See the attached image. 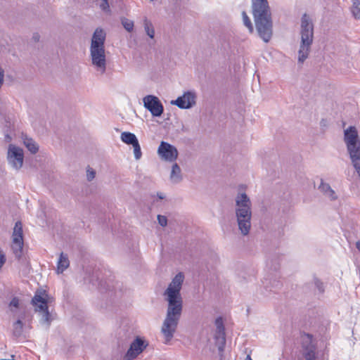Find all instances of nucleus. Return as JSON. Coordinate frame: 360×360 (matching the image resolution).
<instances>
[{"label": "nucleus", "mask_w": 360, "mask_h": 360, "mask_svg": "<svg viewBox=\"0 0 360 360\" xmlns=\"http://www.w3.org/2000/svg\"><path fill=\"white\" fill-rule=\"evenodd\" d=\"M184 280V274L181 272L177 274L163 293L164 300L167 302L166 316L161 328L165 344L173 338L182 314L181 289Z\"/></svg>", "instance_id": "nucleus-1"}, {"label": "nucleus", "mask_w": 360, "mask_h": 360, "mask_svg": "<svg viewBox=\"0 0 360 360\" xmlns=\"http://www.w3.org/2000/svg\"><path fill=\"white\" fill-rule=\"evenodd\" d=\"M252 14L259 36L264 42L271 39L273 33L271 11L267 0H251Z\"/></svg>", "instance_id": "nucleus-2"}, {"label": "nucleus", "mask_w": 360, "mask_h": 360, "mask_svg": "<svg viewBox=\"0 0 360 360\" xmlns=\"http://www.w3.org/2000/svg\"><path fill=\"white\" fill-rule=\"evenodd\" d=\"M300 34L298 63H303L309 56L314 39V25L310 17L307 14H304L301 19Z\"/></svg>", "instance_id": "nucleus-3"}, {"label": "nucleus", "mask_w": 360, "mask_h": 360, "mask_svg": "<svg viewBox=\"0 0 360 360\" xmlns=\"http://www.w3.org/2000/svg\"><path fill=\"white\" fill-rule=\"evenodd\" d=\"M344 141L353 166L360 177V141L355 127L350 126L344 131Z\"/></svg>", "instance_id": "nucleus-4"}, {"label": "nucleus", "mask_w": 360, "mask_h": 360, "mask_svg": "<svg viewBox=\"0 0 360 360\" xmlns=\"http://www.w3.org/2000/svg\"><path fill=\"white\" fill-rule=\"evenodd\" d=\"M47 297L48 295L46 293L45 290H37L32 299V304L34 307V311L37 312L41 317L40 323L49 327L51 321V318L48 309Z\"/></svg>", "instance_id": "nucleus-5"}, {"label": "nucleus", "mask_w": 360, "mask_h": 360, "mask_svg": "<svg viewBox=\"0 0 360 360\" xmlns=\"http://www.w3.org/2000/svg\"><path fill=\"white\" fill-rule=\"evenodd\" d=\"M235 202L236 222L243 219H252V203L248 195L245 193H238L236 197Z\"/></svg>", "instance_id": "nucleus-6"}, {"label": "nucleus", "mask_w": 360, "mask_h": 360, "mask_svg": "<svg viewBox=\"0 0 360 360\" xmlns=\"http://www.w3.org/2000/svg\"><path fill=\"white\" fill-rule=\"evenodd\" d=\"M7 161L13 169L20 170L24 162L23 150L13 144H10L7 151Z\"/></svg>", "instance_id": "nucleus-7"}, {"label": "nucleus", "mask_w": 360, "mask_h": 360, "mask_svg": "<svg viewBox=\"0 0 360 360\" xmlns=\"http://www.w3.org/2000/svg\"><path fill=\"white\" fill-rule=\"evenodd\" d=\"M23 231L21 221H18L15 224L12 234V250L15 256L20 258L23 248Z\"/></svg>", "instance_id": "nucleus-8"}, {"label": "nucleus", "mask_w": 360, "mask_h": 360, "mask_svg": "<svg viewBox=\"0 0 360 360\" xmlns=\"http://www.w3.org/2000/svg\"><path fill=\"white\" fill-rule=\"evenodd\" d=\"M91 64L95 66L98 75H102L106 70L105 48H91Z\"/></svg>", "instance_id": "nucleus-9"}, {"label": "nucleus", "mask_w": 360, "mask_h": 360, "mask_svg": "<svg viewBox=\"0 0 360 360\" xmlns=\"http://www.w3.org/2000/svg\"><path fill=\"white\" fill-rule=\"evenodd\" d=\"M144 107L154 117H160L163 113L164 108L159 98L153 95H148L143 98Z\"/></svg>", "instance_id": "nucleus-10"}, {"label": "nucleus", "mask_w": 360, "mask_h": 360, "mask_svg": "<svg viewBox=\"0 0 360 360\" xmlns=\"http://www.w3.org/2000/svg\"><path fill=\"white\" fill-rule=\"evenodd\" d=\"M158 153L161 159L167 162H174L178 158L176 148L170 143L162 141L158 147Z\"/></svg>", "instance_id": "nucleus-11"}, {"label": "nucleus", "mask_w": 360, "mask_h": 360, "mask_svg": "<svg viewBox=\"0 0 360 360\" xmlns=\"http://www.w3.org/2000/svg\"><path fill=\"white\" fill-rule=\"evenodd\" d=\"M196 94L194 91H188L184 92L181 96H179L171 103L176 105L181 109H189L195 105Z\"/></svg>", "instance_id": "nucleus-12"}, {"label": "nucleus", "mask_w": 360, "mask_h": 360, "mask_svg": "<svg viewBox=\"0 0 360 360\" xmlns=\"http://www.w3.org/2000/svg\"><path fill=\"white\" fill-rule=\"evenodd\" d=\"M302 355L305 360H316V347L312 342V336L304 334L302 337Z\"/></svg>", "instance_id": "nucleus-13"}, {"label": "nucleus", "mask_w": 360, "mask_h": 360, "mask_svg": "<svg viewBox=\"0 0 360 360\" xmlns=\"http://www.w3.org/2000/svg\"><path fill=\"white\" fill-rule=\"evenodd\" d=\"M146 345L143 340L139 338H137L130 345L129 349H128L126 354V359L127 360H131L132 359L136 358L139 354H141Z\"/></svg>", "instance_id": "nucleus-14"}, {"label": "nucleus", "mask_w": 360, "mask_h": 360, "mask_svg": "<svg viewBox=\"0 0 360 360\" xmlns=\"http://www.w3.org/2000/svg\"><path fill=\"white\" fill-rule=\"evenodd\" d=\"M215 326H216L215 338L219 345V347H218L219 350L223 351L225 343H226V338H225L224 323H223V320L221 317H219L216 319Z\"/></svg>", "instance_id": "nucleus-15"}, {"label": "nucleus", "mask_w": 360, "mask_h": 360, "mask_svg": "<svg viewBox=\"0 0 360 360\" xmlns=\"http://www.w3.org/2000/svg\"><path fill=\"white\" fill-rule=\"evenodd\" d=\"M106 32L101 27H97L91 36V48H105Z\"/></svg>", "instance_id": "nucleus-16"}, {"label": "nucleus", "mask_w": 360, "mask_h": 360, "mask_svg": "<svg viewBox=\"0 0 360 360\" xmlns=\"http://www.w3.org/2000/svg\"><path fill=\"white\" fill-rule=\"evenodd\" d=\"M319 189L330 200H335L338 199V195L328 183H325L321 181V184L319 186Z\"/></svg>", "instance_id": "nucleus-17"}, {"label": "nucleus", "mask_w": 360, "mask_h": 360, "mask_svg": "<svg viewBox=\"0 0 360 360\" xmlns=\"http://www.w3.org/2000/svg\"><path fill=\"white\" fill-rule=\"evenodd\" d=\"M70 266V261L67 254L61 252L57 262L56 272L58 274L63 273Z\"/></svg>", "instance_id": "nucleus-18"}, {"label": "nucleus", "mask_w": 360, "mask_h": 360, "mask_svg": "<svg viewBox=\"0 0 360 360\" xmlns=\"http://www.w3.org/2000/svg\"><path fill=\"white\" fill-rule=\"evenodd\" d=\"M169 179L173 184H178L182 180L181 170L176 163H174L172 167Z\"/></svg>", "instance_id": "nucleus-19"}, {"label": "nucleus", "mask_w": 360, "mask_h": 360, "mask_svg": "<svg viewBox=\"0 0 360 360\" xmlns=\"http://www.w3.org/2000/svg\"><path fill=\"white\" fill-rule=\"evenodd\" d=\"M236 223L240 233L243 236H248L251 229V219H243Z\"/></svg>", "instance_id": "nucleus-20"}, {"label": "nucleus", "mask_w": 360, "mask_h": 360, "mask_svg": "<svg viewBox=\"0 0 360 360\" xmlns=\"http://www.w3.org/2000/svg\"><path fill=\"white\" fill-rule=\"evenodd\" d=\"M120 139L124 143L131 146L139 141L134 134L128 131L122 132L121 134Z\"/></svg>", "instance_id": "nucleus-21"}, {"label": "nucleus", "mask_w": 360, "mask_h": 360, "mask_svg": "<svg viewBox=\"0 0 360 360\" xmlns=\"http://www.w3.org/2000/svg\"><path fill=\"white\" fill-rule=\"evenodd\" d=\"M143 25L146 34L150 38L153 39L155 37V29L152 22L146 17L143 19Z\"/></svg>", "instance_id": "nucleus-22"}, {"label": "nucleus", "mask_w": 360, "mask_h": 360, "mask_svg": "<svg viewBox=\"0 0 360 360\" xmlns=\"http://www.w3.org/2000/svg\"><path fill=\"white\" fill-rule=\"evenodd\" d=\"M23 143L31 153L34 154L38 151L39 147L33 139L28 137H25L23 139Z\"/></svg>", "instance_id": "nucleus-23"}, {"label": "nucleus", "mask_w": 360, "mask_h": 360, "mask_svg": "<svg viewBox=\"0 0 360 360\" xmlns=\"http://www.w3.org/2000/svg\"><path fill=\"white\" fill-rule=\"evenodd\" d=\"M23 332V323L20 320L16 321L13 325V335L15 338L22 336Z\"/></svg>", "instance_id": "nucleus-24"}, {"label": "nucleus", "mask_w": 360, "mask_h": 360, "mask_svg": "<svg viewBox=\"0 0 360 360\" xmlns=\"http://www.w3.org/2000/svg\"><path fill=\"white\" fill-rule=\"evenodd\" d=\"M351 12L355 19L360 20V0H352Z\"/></svg>", "instance_id": "nucleus-25"}, {"label": "nucleus", "mask_w": 360, "mask_h": 360, "mask_svg": "<svg viewBox=\"0 0 360 360\" xmlns=\"http://www.w3.org/2000/svg\"><path fill=\"white\" fill-rule=\"evenodd\" d=\"M97 5L99 6V8L106 13L110 14L111 11L110 8V5L108 3V0H95Z\"/></svg>", "instance_id": "nucleus-26"}, {"label": "nucleus", "mask_w": 360, "mask_h": 360, "mask_svg": "<svg viewBox=\"0 0 360 360\" xmlns=\"http://www.w3.org/2000/svg\"><path fill=\"white\" fill-rule=\"evenodd\" d=\"M264 285H265V288L267 290L273 291L274 289H278L280 288L281 286V283L278 281H274V282L271 283L270 281L269 282L267 279L265 280L264 282Z\"/></svg>", "instance_id": "nucleus-27"}, {"label": "nucleus", "mask_w": 360, "mask_h": 360, "mask_svg": "<svg viewBox=\"0 0 360 360\" xmlns=\"http://www.w3.org/2000/svg\"><path fill=\"white\" fill-rule=\"evenodd\" d=\"M121 22L124 29L129 32L133 30L134 25L132 20L127 19L126 18H122L121 19Z\"/></svg>", "instance_id": "nucleus-28"}, {"label": "nucleus", "mask_w": 360, "mask_h": 360, "mask_svg": "<svg viewBox=\"0 0 360 360\" xmlns=\"http://www.w3.org/2000/svg\"><path fill=\"white\" fill-rule=\"evenodd\" d=\"M242 17L244 25L248 28L250 32H252L253 26L250 18L248 17L245 11L242 12Z\"/></svg>", "instance_id": "nucleus-29"}, {"label": "nucleus", "mask_w": 360, "mask_h": 360, "mask_svg": "<svg viewBox=\"0 0 360 360\" xmlns=\"http://www.w3.org/2000/svg\"><path fill=\"white\" fill-rule=\"evenodd\" d=\"M132 146H133V148H134V158H135L136 160H138L142 156L141 146L139 145V141L136 143L134 144Z\"/></svg>", "instance_id": "nucleus-30"}, {"label": "nucleus", "mask_w": 360, "mask_h": 360, "mask_svg": "<svg viewBox=\"0 0 360 360\" xmlns=\"http://www.w3.org/2000/svg\"><path fill=\"white\" fill-rule=\"evenodd\" d=\"M19 299L18 297H13L9 303V307L13 311V308L18 309L19 307Z\"/></svg>", "instance_id": "nucleus-31"}, {"label": "nucleus", "mask_w": 360, "mask_h": 360, "mask_svg": "<svg viewBox=\"0 0 360 360\" xmlns=\"http://www.w3.org/2000/svg\"><path fill=\"white\" fill-rule=\"evenodd\" d=\"M158 221L160 226H166L167 224V219L165 216L163 215H158Z\"/></svg>", "instance_id": "nucleus-32"}, {"label": "nucleus", "mask_w": 360, "mask_h": 360, "mask_svg": "<svg viewBox=\"0 0 360 360\" xmlns=\"http://www.w3.org/2000/svg\"><path fill=\"white\" fill-rule=\"evenodd\" d=\"M315 285L320 292L323 291V283L320 281L316 280Z\"/></svg>", "instance_id": "nucleus-33"}, {"label": "nucleus", "mask_w": 360, "mask_h": 360, "mask_svg": "<svg viewBox=\"0 0 360 360\" xmlns=\"http://www.w3.org/2000/svg\"><path fill=\"white\" fill-rule=\"evenodd\" d=\"M105 284H106V281H100L98 282V285L101 288H105L107 290V288L105 287Z\"/></svg>", "instance_id": "nucleus-34"}, {"label": "nucleus", "mask_w": 360, "mask_h": 360, "mask_svg": "<svg viewBox=\"0 0 360 360\" xmlns=\"http://www.w3.org/2000/svg\"><path fill=\"white\" fill-rule=\"evenodd\" d=\"M86 176H87V179H89V177H90V167L89 166L86 167Z\"/></svg>", "instance_id": "nucleus-35"}, {"label": "nucleus", "mask_w": 360, "mask_h": 360, "mask_svg": "<svg viewBox=\"0 0 360 360\" xmlns=\"http://www.w3.org/2000/svg\"><path fill=\"white\" fill-rule=\"evenodd\" d=\"M356 247L359 250H360V240L356 243Z\"/></svg>", "instance_id": "nucleus-36"}, {"label": "nucleus", "mask_w": 360, "mask_h": 360, "mask_svg": "<svg viewBox=\"0 0 360 360\" xmlns=\"http://www.w3.org/2000/svg\"><path fill=\"white\" fill-rule=\"evenodd\" d=\"M91 179H93L95 176L96 172H95V171L91 169Z\"/></svg>", "instance_id": "nucleus-37"}, {"label": "nucleus", "mask_w": 360, "mask_h": 360, "mask_svg": "<svg viewBox=\"0 0 360 360\" xmlns=\"http://www.w3.org/2000/svg\"><path fill=\"white\" fill-rule=\"evenodd\" d=\"M245 360H252L250 355H248Z\"/></svg>", "instance_id": "nucleus-38"}, {"label": "nucleus", "mask_w": 360, "mask_h": 360, "mask_svg": "<svg viewBox=\"0 0 360 360\" xmlns=\"http://www.w3.org/2000/svg\"><path fill=\"white\" fill-rule=\"evenodd\" d=\"M158 197H159V198H160V199H163V198H164V196H163V195H162V194H158Z\"/></svg>", "instance_id": "nucleus-39"}, {"label": "nucleus", "mask_w": 360, "mask_h": 360, "mask_svg": "<svg viewBox=\"0 0 360 360\" xmlns=\"http://www.w3.org/2000/svg\"><path fill=\"white\" fill-rule=\"evenodd\" d=\"M0 360H14V359H0Z\"/></svg>", "instance_id": "nucleus-40"}]
</instances>
